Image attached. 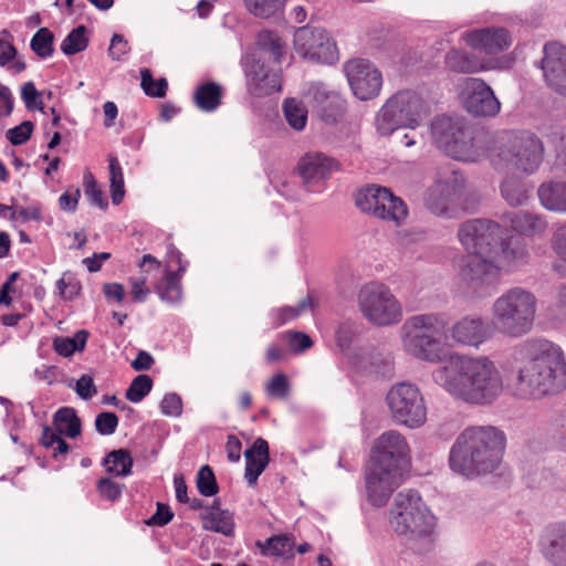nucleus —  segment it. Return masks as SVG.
<instances>
[{"label": "nucleus", "instance_id": "f257e3e1", "mask_svg": "<svg viewBox=\"0 0 566 566\" xmlns=\"http://www.w3.org/2000/svg\"><path fill=\"white\" fill-rule=\"evenodd\" d=\"M518 363L516 391L524 399H541L566 388V359L562 348L545 338H531L514 350Z\"/></svg>", "mask_w": 566, "mask_h": 566}, {"label": "nucleus", "instance_id": "f03ea898", "mask_svg": "<svg viewBox=\"0 0 566 566\" xmlns=\"http://www.w3.org/2000/svg\"><path fill=\"white\" fill-rule=\"evenodd\" d=\"M432 378L455 399L472 405L492 403L503 391V379L488 357L451 355Z\"/></svg>", "mask_w": 566, "mask_h": 566}, {"label": "nucleus", "instance_id": "7ed1b4c3", "mask_svg": "<svg viewBox=\"0 0 566 566\" xmlns=\"http://www.w3.org/2000/svg\"><path fill=\"white\" fill-rule=\"evenodd\" d=\"M505 444L504 432L495 427L467 428L450 449L449 467L467 479L493 473L502 462Z\"/></svg>", "mask_w": 566, "mask_h": 566}, {"label": "nucleus", "instance_id": "20e7f679", "mask_svg": "<svg viewBox=\"0 0 566 566\" xmlns=\"http://www.w3.org/2000/svg\"><path fill=\"white\" fill-rule=\"evenodd\" d=\"M408 453V443L398 431L389 430L377 438L365 472L366 495L371 505L384 506L399 486Z\"/></svg>", "mask_w": 566, "mask_h": 566}, {"label": "nucleus", "instance_id": "39448f33", "mask_svg": "<svg viewBox=\"0 0 566 566\" xmlns=\"http://www.w3.org/2000/svg\"><path fill=\"white\" fill-rule=\"evenodd\" d=\"M536 311L537 297L533 292L521 286L511 287L492 304V327L505 337H523L533 329Z\"/></svg>", "mask_w": 566, "mask_h": 566}, {"label": "nucleus", "instance_id": "423d86ee", "mask_svg": "<svg viewBox=\"0 0 566 566\" xmlns=\"http://www.w3.org/2000/svg\"><path fill=\"white\" fill-rule=\"evenodd\" d=\"M447 326V316L441 313H427L409 317L403 324L405 350L415 358L437 361L440 359V349Z\"/></svg>", "mask_w": 566, "mask_h": 566}, {"label": "nucleus", "instance_id": "0eeeda50", "mask_svg": "<svg viewBox=\"0 0 566 566\" xmlns=\"http://www.w3.org/2000/svg\"><path fill=\"white\" fill-rule=\"evenodd\" d=\"M544 144L534 133L523 130L512 134L491 151L492 164L526 176L533 175L544 159Z\"/></svg>", "mask_w": 566, "mask_h": 566}, {"label": "nucleus", "instance_id": "6e6552de", "mask_svg": "<svg viewBox=\"0 0 566 566\" xmlns=\"http://www.w3.org/2000/svg\"><path fill=\"white\" fill-rule=\"evenodd\" d=\"M389 523L399 536H403L408 541H418L431 535L434 516L422 501L419 492L408 490L396 495Z\"/></svg>", "mask_w": 566, "mask_h": 566}, {"label": "nucleus", "instance_id": "1a4fd4ad", "mask_svg": "<svg viewBox=\"0 0 566 566\" xmlns=\"http://www.w3.org/2000/svg\"><path fill=\"white\" fill-rule=\"evenodd\" d=\"M426 115L424 101L415 92L401 91L391 96L376 117L381 135H390L401 127L415 128Z\"/></svg>", "mask_w": 566, "mask_h": 566}, {"label": "nucleus", "instance_id": "9d476101", "mask_svg": "<svg viewBox=\"0 0 566 566\" xmlns=\"http://www.w3.org/2000/svg\"><path fill=\"white\" fill-rule=\"evenodd\" d=\"M431 134L437 147L447 156L462 161L474 159V136L463 118L439 116L431 123Z\"/></svg>", "mask_w": 566, "mask_h": 566}, {"label": "nucleus", "instance_id": "9b49d317", "mask_svg": "<svg viewBox=\"0 0 566 566\" xmlns=\"http://www.w3.org/2000/svg\"><path fill=\"white\" fill-rule=\"evenodd\" d=\"M386 402L392 419L408 428L421 427L427 420V408L419 388L410 382L394 385L387 396Z\"/></svg>", "mask_w": 566, "mask_h": 566}, {"label": "nucleus", "instance_id": "f8f14e48", "mask_svg": "<svg viewBox=\"0 0 566 566\" xmlns=\"http://www.w3.org/2000/svg\"><path fill=\"white\" fill-rule=\"evenodd\" d=\"M358 303L363 315L379 326L396 324L402 317L399 302L384 284L365 285L359 292Z\"/></svg>", "mask_w": 566, "mask_h": 566}, {"label": "nucleus", "instance_id": "ddd939ff", "mask_svg": "<svg viewBox=\"0 0 566 566\" xmlns=\"http://www.w3.org/2000/svg\"><path fill=\"white\" fill-rule=\"evenodd\" d=\"M355 203L363 212L398 224L408 214L406 203L389 189L380 186L371 185L360 189L356 195Z\"/></svg>", "mask_w": 566, "mask_h": 566}, {"label": "nucleus", "instance_id": "4468645a", "mask_svg": "<svg viewBox=\"0 0 566 566\" xmlns=\"http://www.w3.org/2000/svg\"><path fill=\"white\" fill-rule=\"evenodd\" d=\"M503 234L504 226L491 219H470L458 230V238L469 254H492Z\"/></svg>", "mask_w": 566, "mask_h": 566}, {"label": "nucleus", "instance_id": "2eb2a0df", "mask_svg": "<svg viewBox=\"0 0 566 566\" xmlns=\"http://www.w3.org/2000/svg\"><path fill=\"white\" fill-rule=\"evenodd\" d=\"M294 48L304 59L318 63L333 64L338 60L336 42L322 28H298L294 33Z\"/></svg>", "mask_w": 566, "mask_h": 566}, {"label": "nucleus", "instance_id": "dca6fc26", "mask_svg": "<svg viewBox=\"0 0 566 566\" xmlns=\"http://www.w3.org/2000/svg\"><path fill=\"white\" fill-rule=\"evenodd\" d=\"M461 280L479 296L488 295L500 282L501 268L492 254H469L460 271Z\"/></svg>", "mask_w": 566, "mask_h": 566}, {"label": "nucleus", "instance_id": "f3484780", "mask_svg": "<svg viewBox=\"0 0 566 566\" xmlns=\"http://www.w3.org/2000/svg\"><path fill=\"white\" fill-rule=\"evenodd\" d=\"M465 179L462 174L455 169H447L439 172L436 182L428 188L424 195V206L433 214L449 216L450 206L454 197L460 195L464 188Z\"/></svg>", "mask_w": 566, "mask_h": 566}, {"label": "nucleus", "instance_id": "a211bd4d", "mask_svg": "<svg viewBox=\"0 0 566 566\" xmlns=\"http://www.w3.org/2000/svg\"><path fill=\"white\" fill-rule=\"evenodd\" d=\"M247 90L255 97L269 96L281 90V69L277 64L241 57Z\"/></svg>", "mask_w": 566, "mask_h": 566}, {"label": "nucleus", "instance_id": "6ab92c4d", "mask_svg": "<svg viewBox=\"0 0 566 566\" xmlns=\"http://www.w3.org/2000/svg\"><path fill=\"white\" fill-rule=\"evenodd\" d=\"M344 70L356 97L368 101L378 96L382 86V75L370 61L354 59L345 64Z\"/></svg>", "mask_w": 566, "mask_h": 566}, {"label": "nucleus", "instance_id": "aec40b11", "mask_svg": "<svg viewBox=\"0 0 566 566\" xmlns=\"http://www.w3.org/2000/svg\"><path fill=\"white\" fill-rule=\"evenodd\" d=\"M463 105L475 117H494L501 109V103L491 86L478 77L465 80Z\"/></svg>", "mask_w": 566, "mask_h": 566}, {"label": "nucleus", "instance_id": "412c9836", "mask_svg": "<svg viewBox=\"0 0 566 566\" xmlns=\"http://www.w3.org/2000/svg\"><path fill=\"white\" fill-rule=\"evenodd\" d=\"M541 554L552 566H566V522L548 524L538 542Z\"/></svg>", "mask_w": 566, "mask_h": 566}, {"label": "nucleus", "instance_id": "4be33fe9", "mask_svg": "<svg viewBox=\"0 0 566 566\" xmlns=\"http://www.w3.org/2000/svg\"><path fill=\"white\" fill-rule=\"evenodd\" d=\"M493 332L492 323L480 316H465L453 324L451 337L460 345L478 348L492 337Z\"/></svg>", "mask_w": 566, "mask_h": 566}, {"label": "nucleus", "instance_id": "5701e85b", "mask_svg": "<svg viewBox=\"0 0 566 566\" xmlns=\"http://www.w3.org/2000/svg\"><path fill=\"white\" fill-rule=\"evenodd\" d=\"M297 170L307 189L316 191L313 186L328 179L333 171L338 170V163L322 153H308L298 161Z\"/></svg>", "mask_w": 566, "mask_h": 566}, {"label": "nucleus", "instance_id": "b1692460", "mask_svg": "<svg viewBox=\"0 0 566 566\" xmlns=\"http://www.w3.org/2000/svg\"><path fill=\"white\" fill-rule=\"evenodd\" d=\"M543 54L539 66L545 81L560 93L566 78V46L558 42H548L543 48Z\"/></svg>", "mask_w": 566, "mask_h": 566}, {"label": "nucleus", "instance_id": "393cba45", "mask_svg": "<svg viewBox=\"0 0 566 566\" xmlns=\"http://www.w3.org/2000/svg\"><path fill=\"white\" fill-rule=\"evenodd\" d=\"M465 42L474 50L496 54L511 45L512 38L505 28L488 27L468 32Z\"/></svg>", "mask_w": 566, "mask_h": 566}, {"label": "nucleus", "instance_id": "a878e982", "mask_svg": "<svg viewBox=\"0 0 566 566\" xmlns=\"http://www.w3.org/2000/svg\"><path fill=\"white\" fill-rule=\"evenodd\" d=\"M285 53V45L281 36L270 30H263L258 33L255 49L247 52L242 57L270 62L272 64H281V60Z\"/></svg>", "mask_w": 566, "mask_h": 566}, {"label": "nucleus", "instance_id": "bb28decb", "mask_svg": "<svg viewBox=\"0 0 566 566\" xmlns=\"http://www.w3.org/2000/svg\"><path fill=\"white\" fill-rule=\"evenodd\" d=\"M244 479L249 486H254L259 476L270 463V448L268 441L263 438L255 439L252 446L244 451Z\"/></svg>", "mask_w": 566, "mask_h": 566}, {"label": "nucleus", "instance_id": "cd10ccee", "mask_svg": "<svg viewBox=\"0 0 566 566\" xmlns=\"http://www.w3.org/2000/svg\"><path fill=\"white\" fill-rule=\"evenodd\" d=\"M360 326L352 321L338 324L335 331V342L342 355L353 366L359 364V356L364 352L357 346Z\"/></svg>", "mask_w": 566, "mask_h": 566}, {"label": "nucleus", "instance_id": "c85d7f7f", "mask_svg": "<svg viewBox=\"0 0 566 566\" xmlns=\"http://www.w3.org/2000/svg\"><path fill=\"white\" fill-rule=\"evenodd\" d=\"M502 218L505 224L510 223L514 231L524 235L541 234L547 229L543 217L527 211L507 212Z\"/></svg>", "mask_w": 566, "mask_h": 566}, {"label": "nucleus", "instance_id": "c756f323", "mask_svg": "<svg viewBox=\"0 0 566 566\" xmlns=\"http://www.w3.org/2000/svg\"><path fill=\"white\" fill-rule=\"evenodd\" d=\"M203 528L226 536H231L234 530L233 515L229 510H221L220 500L216 499L202 513Z\"/></svg>", "mask_w": 566, "mask_h": 566}, {"label": "nucleus", "instance_id": "7c9ffc66", "mask_svg": "<svg viewBox=\"0 0 566 566\" xmlns=\"http://www.w3.org/2000/svg\"><path fill=\"white\" fill-rule=\"evenodd\" d=\"M537 196L546 210L566 214V181L543 182L537 189Z\"/></svg>", "mask_w": 566, "mask_h": 566}, {"label": "nucleus", "instance_id": "2f4dec72", "mask_svg": "<svg viewBox=\"0 0 566 566\" xmlns=\"http://www.w3.org/2000/svg\"><path fill=\"white\" fill-rule=\"evenodd\" d=\"M497 248H500L504 263L510 269H518L527 263L528 251L524 240L514 235L509 237L505 228L503 239L499 242Z\"/></svg>", "mask_w": 566, "mask_h": 566}, {"label": "nucleus", "instance_id": "473e14b6", "mask_svg": "<svg viewBox=\"0 0 566 566\" xmlns=\"http://www.w3.org/2000/svg\"><path fill=\"white\" fill-rule=\"evenodd\" d=\"M185 268L179 266L175 271L166 270L165 276L157 282L155 291L163 302L177 304L182 298L181 277Z\"/></svg>", "mask_w": 566, "mask_h": 566}, {"label": "nucleus", "instance_id": "72a5a7b5", "mask_svg": "<svg viewBox=\"0 0 566 566\" xmlns=\"http://www.w3.org/2000/svg\"><path fill=\"white\" fill-rule=\"evenodd\" d=\"M357 370L381 377H391L394 374V361L389 354L363 353L359 356V364L353 365Z\"/></svg>", "mask_w": 566, "mask_h": 566}, {"label": "nucleus", "instance_id": "f704fd0d", "mask_svg": "<svg viewBox=\"0 0 566 566\" xmlns=\"http://www.w3.org/2000/svg\"><path fill=\"white\" fill-rule=\"evenodd\" d=\"M223 91L216 82H206L197 86L193 93V104L202 112H214L222 102Z\"/></svg>", "mask_w": 566, "mask_h": 566}, {"label": "nucleus", "instance_id": "c9c22d12", "mask_svg": "<svg viewBox=\"0 0 566 566\" xmlns=\"http://www.w3.org/2000/svg\"><path fill=\"white\" fill-rule=\"evenodd\" d=\"M53 426L63 436L75 439L82 432V421L72 407H61L53 415Z\"/></svg>", "mask_w": 566, "mask_h": 566}, {"label": "nucleus", "instance_id": "e433bc0d", "mask_svg": "<svg viewBox=\"0 0 566 566\" xmlns=\"http://www.w3.org/2000/svg\"><path fill=\"white\" fill-rule=\"evenodd\" d=\"M444 64L454 73L470 74L482 70V63L475 55L455 49L446 54Z\"/></svg>", "mask_w": 566, "mask_h": 566}, {"label": "nucleus", "instance_id": "4c0bfd02", "mask_svg": "<svg viewBox=\"0 0 566 566\" xmlns=\"http://www.w3.org/2000/svg\"><path fill=\"white\" fill-rule=\"evenodd\" d=\"M263 556L291 557L293 556L294 537L289 534L274 535L264 542H256Z\"/></svg>", "mask_w": 566, "mask_h": 566}, {"label": "nucleus", "instance_id": "58836bf2", "mask_svg": "<svg viewBox=\"0 0 566 566\" xmlns=\"http://www.w3.org/2000/svg\"><path fill=\"white\" fill-rule=\"evenodd\" d=\"M134 461L130 452L126 449L113 450L106 454L103 465L109 474L116 476H128L132 474Z\"/></svg>", "mask_w": 566, "mask_h": 566}, {"label": "nucleus", "instance_id": "ea45409f", "mask_svg": "<svg viewBox=\"0 0 566 566\" xmlns=\"http://www.w3.org/2000/svg\"><path fill=\"white\" fill-rule=\"evenodd\" d=\"M88 336L90 333L86 329L77 331L72 337L56 336L53 339V349L60 356L70 357L85 348Z\"/></svg>", "mask_w": 566, "mask_h": 566}, {"label": "nucleus", "instance_id": "a19ab883", "mask_svg": "<svg viewBox=\"0 0 566 566\" xmlns=\"http://www.w3.org/2000/svg\"><path fill=\"white\" fill-rule=\"evenodd\" d=\"M90 39L87 36V28L80 24L72 29L61 43V51L63 54L71 56L75 55L88 46Z\"/></svg>", "mask_w": 566, "mask_h": 566}, {"label": "nucleus", "instance_id": "79ce46f5", "mask_svg": "<svg viewBox=\"0 0 566 566\" xmlns=\"http://www.w3.org/2000/svg\"><path fill=\"white\" fill-rule=\"evenodd\" d=\"M501 193L505 201L512 207L522 206L528 199L526 186L523 181L514 177H509L502 182Z\"/></svg>", "mask_w": 566, "mask_h": 566}, {"label": "nucleus", "instance_id": "37998d69", "mask_svg": "<svg viewBox=\"0 0 566 566\" xmlns=\"http://www.w3.org/2000/svg\"><path fill=\"white\" fill-rule=\"evenodd\" d=\"M287 0H243L245 9L255 18L269 19L281 13Z\"/></svg>", "mask_w": 566, "mask_h": 566}, {"label": "nucleus", "instance_id": "c03bdc74", "mask_svg": "<svg viewBox=\"0 0 566 566\" xmlns=\"http://www.w3.org/2000/svg\"><path fill=\"white\" fill-rule=\"evenodd\" d=\"M312 306V298L311 296H307L300 301L296 306H283L279 308H273L270 313L272 318V325L274 327H280L286 324L287 322L295 319Z\"/></svg>", "mask_w": 566, "mask_h": 566}, {"label": "nucleus", "instance_id": "a18cd8bd", "mask_svg": "<svg viewBox=\"0 0 566 566\" xmlns=\"http://www.w3.org/2000/svg\"><path fill=\"white\" fill-rule=\"evenodd\" d=\"M108 167L111 197L113 203L117 206L122 203L125 196L124 174L116 156H108Z\"/></svg>", "mask_w": 566, "mask_h": 566}, {"label": "nucleus", "instance_id": "49530a36", "mask_svg": "<svg viewBox=\"0 0 566 566\" xmlns=\"http://www.w3.org/2000/svg\"><path fill=\"white\" fill-rule=\"evenodd\" d=\"M283 113L289 125L295 130L305 128L307 122V109L301 101L286 98L283 102Z\"/></svg>", "mask_w": 566, "mask_h": 566}, {"label": "nucleus", "instance_id": "de8ad7c7", "mask_svg": "<svg viewBox=\"0 0 566 566\" xmlns=\"http://www.w3.org/2000/svg\"><path fill=\"white\" fill-rule=\"evenodd\" d=\"M30 48L40 59H48L54 54V33L49 28H40L30 41Z\"/></svg>", "mask_w": 566, "mask_h": 566}, {"label": "nucleus", "instance_id": "09e8293b", "mask_svg": "<svg viewBox=\"0 0 566 566\" xmlns=\"http://www.w3.org/2000/svg\"><path fill=\"white\" fill-rule=\"evenodd\" d=\"M140 86L144 93L150 97H165L168 90V82L165 77L155 80L149 69L140 70Z\"/></svg>", "mask_w": 566, "mask_h": 566}, {"label": "nucleus", "instance_id": "8fccbe9b", "mask_svg": "<svg viewBox=\"0 0 566 566\" xmlns=\"http://www.w3.org/2000/svg\"><path fill=\"white\" fill-rule=\"evenodd\" d=\"M83 185L85 196L88 198L90 203L102 210H106L108 208V201L105 198L104 191L98 187L95 177L90 170L84 172Z\"/></svg>", "mask_w": 566, "mask_h": 566}, {"label": "nucleus", "instance_id": "3c124183", "mask_svg": "<svg viewBox=\"0 0 566 566\" xmlns=\"http://www.w3.org/2000/svg\"><path fill=\"white\" fill-rule=\"evenodd\" d=\"M153 379L146 374L136 376L128 388L126 389L125 397L130 402H140L151 390Z\"/></svg>", "mask_w": 566, "mask_h": 566}, {"label": "nucleus", "instance_id": "603ef678", "mask_svg": "<svg viewBox=\"0 0 566 566\" xmlns=\"http://www.w3.org/2000/svg\"><path fill=\"white\" fill-rule=\"evenodd\" d=\"M18 50L10 42L0 38V66H7L10 63V69L15 73H21L27 69V63L22 59H17Z\"/></svg>", "mask_w": 566, "mask_h": 566}, {"label": "nucleus", "instance_id": "864d4df0", "mask_svg": "<svg viewBox=\"0 0 566 566\" xmlns=\"http://www.w3.org/2000/svg\"><path fill=\"white\" fill-rule=\"evenodd\" d=\"M197 489L202 496H214L219 492V485L210 465H202L197 473Z\"/></svg>", "mask_w": 566, "mask_h": 566}, {"label": "nucleus", "instance_id": "5fc2aeb1", "mask_svg": "<svg viewBox=\"0 0 566 566\" xmlns=\"http://www.w3.org/2000/svg\"><path fill=\"white\" fill-rule=\"evenodd\" d=\"M56 289L59 295L65 301H73L80 295L82 285L81 282L72 274L64 273L62 277L56 282Z\"/></svg>", "mask_w": 566, "mask_h": 566}, {"label": "nucleus", "instance_id": "6e6d98bb", "mask_svg": "<svg viewBox=\"0 0 566 566\" xmlns=\"http://www.w3.org/2000/svg\"><path fill=\"white\" fill-rule=\"evenodd\" d=\"M321 118L326 123H335L344 113V101L339 95L332 96L328 102L316 108Z\"/></svg>", "mask_w": 566, "mask_h": 566}, {"label": "nucleus", "instance_id": "4d7b16f0", "mask_svg": "<svg viewBox=\"0 0 566 566\" xmlns=\"http://www.w3.org/2000/svg\"><path fill=\"white\" fill-rule=\"evenodd\" d=\"M125 485L113 481L111 478H101L96 483L99 496L109 502H116L122 497Z\"/></svg>", "mask_w": 566, "mask_h": 566}, {"label": "nucleus", "instance_id": "13d9d810", "mask_svg": "<svg viewBox=\"0 0 566 566\" xmlns=\"http://www.w3.org/2000/svg\"><path fill=\"white\" fill-rule=\"evenodd\" d=\"M290 382L285 374L279 373L274 375L266 384L265 391L268 396L284 399L290 394Z\"/></svg>", "mask_w": 566, "mask_h": 566}, {"label": "nucleus", "instance_id": "bf43d9fd", "mask_svg": "<svg viewBox=\"0 0 566 566\" xmlns=\"http://www.w3.org/2000/svg\"><path fill=\"white\" fill-rule=\"evenodd\" d=\"M34 129V125L31 120H24L20 125L10 128L6 137L13 146H20L25 144Z\"/></svg>", "mask_w": 566, "mask_h": 566}, {"label": "nucleus", "instance_id": "052dcab7", "mask_svg": "<svg viewBox=\"0 0 566 566\" xmlns=\"http://www.w3.org/2000/svg\"><path fill=\"white\" fill-rule=\"evenodd\" d=\"M118 426V417L111 411H103L95 418V429L102 436L113 434Z\"/></svg>", "mask_w": 566, "mask_h": 566}, {"label": "nucleus", "instance_id": "680f3d73", "mask_svg": "<svg viewBox=\"0 0 566 566\" xmlns=\"http://www.w3.org/2000/svg\"><path fill=\"white\" fill-rule=\"evenodd\" d=\"M160 411L168 417H179L182 412L181 397L176 392H168L160 401Z\"/></svg>", "mask_w": 566, "mask_h": 566}, {"label": "nucleus", "instance_id": "e2e57ef3", "mask_svg": "<svg viewBox=\"0 0 566 566\" xmlns=\"http://www.w3.org/2000/svg\"><path fill=\"white\" fill-rule=\"evenodd\" d=\"M284 337L295 353L304 352L313 346L311 337L302 332L289 331L284 333Z\"/></svg>", "mask_w": 566, "mask_h": 566}, {"label": "nucleus", "instance_id": "0e129e2a", "mask_svg": "<svg viewBox=\"0 0 566 566\" xmlns=\"http://www.w3.org/2000/svg\"><path fill=\"white\" fill-rule=\"evenodd\" d=\"M174 518V513L167 504L157 502L156 512L145 521L148 526H165Z\"/></svg>", "mask_w": 566, "mask_h": 566}, {"label": "nucleus", "instance_id": "69168bd1", "mask_svg": "<svg viewBox=\"0 0 566 566\" xmlns=\"http://www.w3.org/2000/svg\"><path fill=\"white\" fill-rule=\"evenodd\" d=\"M40 92L35 88L33 82H27L21 87V97L25 103L28 109H39L43 112V103L40 101L36 103V98L40 96Z\"/></svg>", "mask_w": 566, "mask_h": 566}, {"label": "nucleus", "instance_id": "338daca9", "mask_svg": "<svg viewBox=\"0 0 566 566\" xmlns=\"http://www.w3.org/2000/svg\"><path fill=\"white\" fill-rule=\"evenodd\" d=\"M308 94L312 96L315 108L321 106L323 103L328 102L332 96L338 95L337 93L327 90L326 85L322 82L312 83L308 88Z\"/></svg>", "mask_w": 566, "mask_h": 566}, {"label": "nucleus", "instance_id": "774afa93", "mask_svg": "<svg viewBox=\"0 0 566 566\" xmlns=\"http://www.w3.org/2000/svg\"><path fill=\"white\" fill-rule=\"evenodd\" d=\"M129 50L128 41L122 34L114 33L108 48V55L111 59L119 61L123 55L129 52Z\"/></svg>", "mask_w": 566, "mask_h": 566}]
</instances>
